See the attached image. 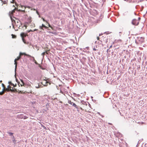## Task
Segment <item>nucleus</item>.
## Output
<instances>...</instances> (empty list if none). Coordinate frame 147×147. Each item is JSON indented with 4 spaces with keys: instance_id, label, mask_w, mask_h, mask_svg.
<instances>
[{
    "instance_id": "obj_1",
    "label": "nucleus",
    "mask_w": 147,
    "mask_h": 147,
    "mask_svg": "<svg viewBox=\"0 0 147 147\" xmlns=\"http://www.w3.org/2000/svg\"><path fill=\"white\" fill-rule=\"evenodd\" d=\"M11 20L13 22V21L15 23L16 26L17 27H19L20 26L21 22L20 20L18 19H16V20L13 19L11 17Z\"/></svg>"
},
{
    "instance_id": "obj_2",
    "label": "nucleus",
    "mask_w": 147,
    "mask_h": 147,
    "mask_svg": "<svg viewBox=\"0 0 147 147\" xmlns=\"http://www.w3.org/2000/svg\"><path fill=\"white\" fill-rule=\"evenodd\" d=\"M140 18H138V20L135 19H133L132 21V24L134 25L137 26L138 25L139 23V21Z\"/></svg>"
},
{
    "instance_id": "obj_3",
    "label": "nucleus",
    "mask_w": 147,
    "mask_h": 147,
    "mask_svg": "<svg viewBox=\"0 0 147 147\" xmlns=\"http://www.w3.org/2000/svg\"><path fill=\"white\" fill-rule=\"evenodd\" d=\"M21 58V56L20 55L16 59L14 60V64L15 65V68L16 69L17 67V63L16 61L19 60Z\"/></svg>"
},
{
    "instance_id": "obj_4",
    "label": "nucleus",
    "mask_w": 147,
    "mask_h": 147,
    "mask_svg": "<svg viewBox=\"0 0 147 147\" xmlns=\"http://www.w3.org/2000/svg\"><path fill=\"white\" fill-rule=\"evenodd\" d=\"M49 50H45V52H43L42 53L41 55L43 56V57H44V55L45 54H48V52H49Z\"/></svg>"
},
{
    "instance_id": "obj_5",
    "label": "nucleus",
    "mask_w": 147,
    "mask_h": 147,
    "mask_svg": "<svg viewBox=\"0 0 147 147\" xmlns=\"http://www.w3.org/2000/svg\"><path fill=\"white\" fill-rule=\"evenodd\" d=\"M11 91L12 92H19V93H22L21 91H20L18 90H17L15 88L14 89H11Z\"/></svg>"
},
{
    "instance_id": "obj_6",
    "label": "nucleus",
    "mask_w": 147,
    "mask_h": 147,
    "mask_svg": "<svg viewBox=\"0 0 147 147\" xmlns=\"http://www.w3.org/2000/svg\"><path fill=\"white\" fill-rule=\"evenodd\" d=\"M20 117H19L20 118L22 119L23 118L24 119H27L28 117H27L26 116H23V115H20Z\"/></svg>"
},
{
    "instance_id": "obj_7",
    "label": "nucleus",
    "mask_w": 147,
    "mask_h": 147,
    "mask_svg": "<svg viewBox=\"0 0 147 147\" xmlns=\"http://www.w3.org/2000/svg\"><path fill=\"white\" fill-rule=\"evenodd\" d=\"M20 56H21L22 55H25L26 56H28V57H31V56L30 55H28V54H26L25 53H20Z\"/></svg>"
},
{
    "instance_id": "obj_8",
    "label": "nucleus",
    "mask_w": 147,
    "mask_h": 147,
    "mask_svg": "<svg viewBox=\"0 0 147 147\" xmlns=\"http://www.w3.org/2000/svg\"><path fill=\"white\" fill-rule=\"evenodd\" d=\"M7 88L6 89H8L7 90H6V91H11V86H10V85H9L7 87Z\"/></svg>"
},
{
    "instance_id": "obj_9",
    "label": "nucleus",
    "mask_w": 147,
    "mask_h": 147,
    "mask_svg": "<svg viewBox=\"0 0 147 147\" xmlns=\"http://www.w3.org/2000/svg\"><path fill=\"white\" fill-rule=\"evenodd\" d=\"M16 8H15L14 9L12 10L11 12H10V17H11V16L15 12V10L16 9Z\"/></svg>"
},
{
    "instance_id": "obj_10",
    "label": "nucleus",
    "mask_w": 147,
    "mask_h": 147,
    "mask_svg": "<svg viewBox=\"0 0 147 147\" xmlns=\"http://www.w3.org/2000/svg\"><path fill=\"white\" fill-rule=\"evenodd\" d=\"M26 36V34L24 33H22L21 34V36L22 38H24Z\"/></svg>"
},
{
    "instance_id": "obj_11",
    "label": "nucleus",
    "mask_w": 147,
    "mask_h": 147,
    "mask_svg": "<svg viewBox=\"0 0 147 147\" xmlns=\"http://www.w3.org/2000/svg\"><path fill=\"white\" fill-rule=\"evenodd\" d=\"M2 87L3 88V90L6 91V90H7L8 89H6V88L5 87V86L4 84H3V83L2 84Z\"/></svg>"
},
{
    "instance_id": "obj_12",
    "label": "nucleus",
    "mask_w": 147,
    "mask_h": 147,
    "mask_svg": "<svg viewBox=\"0 0 147 147\" xmlns=\"http://www.w3.org/2000/svg\"><path fill=\"white\" fill-rule=\"evenodd\" d=\"M144 38L143 37H142L140 38V39L139 40V41H141L142 42H144Z\"/></svg>"
},
{
    "instance_id": "obj_13",
    "label": "nucleus",
    "mask_w": 147,
    "mask_h": 147,
    "mask_svg": "<svg viewBox=\"0 0 147 147\" xmlns=\"http://www.w3.org/2000/svg\"><path fill=\"white\" fill-rule=\"evenodd\" d=\"M72 106L75 107L76 108L78 109V108L77 105H76V104L74 103L72 104Z\"/></svg>"
},
{
    "instance_id": "obj_14",
    "label": "nucleus",
    "mask_w": 147,
    "mask_h": 147,
    "mask_svg": "<svg viewBox=\"0 0 147 147\" xmlns=\"http://www.w3.org/2000/svg\"><path fill=\"white\" fill-rule=\"evenodd\" d=\"M12 37L13 38H16V36L13 34H11Z\"/></svg>"
},
{
    "instance_id": "obj_15",
    "label": "nucleus",
    "mask_w": 147,
    "mask_h": 147,
    "mask_svg": "<svg viewBox=\"0 0 147 147\" xmlns=\"http://www.w3.org/2000/svg\"><path fill=\"white\" fill-rule=\"evenodd\" d=\"M48 24V26H49V27L51 28L52 30H54V29L52 27L51 25H50L49 24V23L48 22L47 23Z\"/></svg>"
},
{
    "instance_id": "obj_16",
    "label": "nucleus",
    "mask_w": 147,
    "mask_h": 147,
    "mask_svg": "<svg viewBox=\"0 0 147 147\" xmlns=\"http://www.w3.org/2000/svg\"><path fill=\"white\" fill-rule=\"evenodd\" d=\"M5 91H4V90H3V91L2 92H0V95H3L4 93V92Z\"/></svg>"
},
{
    "instance_id": "obj_17",
    "label": "nucleus",
    "mask_w": 147,
    "mask_h": 147,
    "mask_svg": "<svg viewBox=\"0 0 147 147\" xmlns=\"http://www.w3.org/2000/svg\"><path fill=\"white\" fill-rule=\"evenodd\" d=\"M22 38V41H23V42H24V43H25V44H26V40H25V39H24V38Z\"/></svg>"
},
{
    "instance_id": "obj_18",
    "label": "nucleus",
    "mask_w": 147,
    "mask_h": 147,
    "mask_svg": "<svg viewBox=\"0 0 147 147\" xmlns=\"http://www.w3.org/2000/svg\"><path fill=\"white\" fill-rule=\"evenodd\" d=\"M41 26H42V27L45 28H46V29L47 28H48L46 26L44 25L43 24H42V25Z\"/></svg>"
},
{
    "instance_id": "obj_19",
    "label": "nucleus",
    "mask_w": 147,
    "mask_h": 147,
    "mask_svg": "<svg viewBox=\"0 0 147 147\" xmlns=\"http://www.w3.org/2000/svg\"><path fill=\"white\" fill-rule=\"evenodd\" d=\"M21 82H22V84H21V86H23L24 85V84L23 81L22 80H21Z\"/></svg>"
},
{
    "instance_id": "obj_20",
    "label": "nucleus",
    "mask_w": 147,
    "mask_h": 147,
    "mask_svg": "<svg viewBox=\"0 0 147 147\" xmlns=\"http://www.w3.org/2000/svg\"><path fill=\"white\" fill-rule=\"evenodd\" d=\"M68 103H69L71 105H72L74 103L73 102H71V101H68Z\"/></svg>"
},
{
    "instance_id": "obj_21",
    "label": "nucleus",
    "mask_w": 147,
    "mask_h": 147,
    "mask_svg": "<svg viewBox=\"0 0 147 147\" xmlns=\"http://www.w3.org/2000/svg\"><path fill=\"white\" fill-rule=\"evenodd\" d=\"M10 85L11 86H13V87H15L16 86V84L15 85H14V84H13V83L11 84Z\"/></svg>"
},
{
    "instance_id": "obj_22",
    "label": "nucleus",
    "mask_w": 147,
    "mask_h": 147,
    "mask_svg": "<svg viewBox=\"0 0 147 147\" xmlns=\"http://www.w3.org/2000/svg\"><path fill=\"white\" fill-rule=\"evenodd\" d=\"M3 4H6L7 3V2L6 1H2Z\"/></svg>"
},
{
    "instance_id": "obj_23",
    "label": "nucleus",
    "mask_w": 147,
    "mask_h": 147,
    "mask_svg": "<svg viewBox=\"0 0 147 147\" xmlns=\"http://www.w3.org/2000/svg\"><path fill=\"white\" fill-rule=\"evenodd\" d=\"M39 28H40V29H42L43 30H44L43 28V27L41 26H40Z\"/></svg>"
},
{
    "instance_id": "obj_24",
    "label": "nucleus",
    "mask_w": 147,
    "mask_h": 147,
    "mask_svg": "<svg viewBox=\"0 0 147 147\" xmlns=\"http://www.w3.org/2000/svg\"><path fill=\"white\" fill-rule=\"evenodd\" d=\"M42 19L43 20L44 22H46L47 23V22L46 20H45L44 18H42Z\"/></svg>"
},
{
    "instance_id": "obj_25",
    "label": "nucleus",
    "mask_w": 147,
    "mask_h": 147,
    "mask_svg": "<svg viewBox=\"0 0 147 147\" xmlns=\"http://www.w3.org/2000/svg\"><path fill=\"white\" fill-rule=\"evenodd\" d=\"M15 0H12V1H11V3H14V1Z\"/></svg>"
},
{
    "instance_id": "obj_26",
    "label": "nucleus",
    "mask_w": 147,
    "mask_h": 147,
    "mask_svg": "<svg viewBox=\"0 0 147 147\" xmlns=\"http://www.w3.org/2000/svg\"><path fill=\"white\" fill-rule=\"evenodd\" d=\"M8 133L10 134V135H11V136L13 134V133H11V132H9Z\"/></svg>"
},
{
    "instance_id": "obj_27",
    "label": "nucleus",
    "mask_w": 147,
    "mask_h": 147,
    "mask_svg": "<svg viewBox=\"0 0 147 147\" xmlns=\"http://www.w3.org/2000/svg\"><path fill=\"white\" fill-rule=\"evenodd\" d=\"M8 83L10 85L11 84H12L11 82H9Z\"/></svg>"
},
{
    "instance_id": "obj_28",
    "label": "nucleus",
    "mask_w": 147,
    "mask_h": 147,
    "mask_svg": "<svg viewBox=\"0 0 147 147\" xmlns=\"http://www.w3.org/2000/svg\"><path fill=\"white\" fill-rule=\"evenodd\" d=\"M97 39L98 40H99V37H97Z\"/></svg>"
},
{
    "instance_id": "obj_29",
    "label": "nucleus",
    "mask_w": 147,
    "mask_h": 147,
    "mask_svg": "<svg viewBox=\"0 0 147 147\" xmlns=\"http://www.w3.org/2000/svg\"><path fill=\"white\" fill-rule=\"evenodd\" d=\"M80 109L82 110H83V109L82 108V107H80Z\"/></svg>"
},
{
    "instance_id": "obj_30",
    "label": "nucleus",
    "mask_w": 147,
    "mask_h": 147,
    "mask_svg": "<svg viewBox=\"0 0 147 147\" xmlns=\"http://www.w3.org/2000/svg\"><path fill=\"white\" fill-rule=\"evenodd\" d=\"M27 7L29 9H30L31 8V7L30 6H28Z\"/></svg>"
},
{
    "instance_id": "obj_31",
    "label": "nucleus",
    "mask_w": 147,
    "mask_h": 147,
    "mask_svg": "<svg viewBox=\"0 0 147 147\" xmlns=\"http://www.w3.org/2000/svg\"><path fill=\"white\" fill-rule=\"evenodd\" d=\"M14 87H13H13H11V88H12V89H14Z\"/></svg>"
},
{
    "instance_id": "obj_32",
    "label": "nucleus",
    "mask_w": 147,
    "mask_h": 147,
    "mask_svg": "<svg viewBox=\"0 0 147 147\" xmlns=\"http://www.w3.org/2000/svg\"><path fill=\"white\" fill-rule=\"evenodd\" d=\"M42 127H44V128H45V127L44 126H43V125H42Z\"/></svg>"
},
{
    "instance_id": "obj_33",
    "label": "nucleus",
    "mask_w": 147,
    "mask_h": 147,
    "mask_svg": "<svg viewBox=\"0 0 147 147\" xmlns=\"http://www.w3.org/2000/svg\"><path fill=\"white\" fill-rule=\"evenodd\" d=\"M93 50H94V51H96V49H95V48H94V49H93Z\"/></svg>"
},
{
    "instance_id": "obj_34",
    "label": "nucleus",
    "mask_w": 147,
    "mask_h": 147,
    "mask_svg": "<svg viewBox=\"0 0 147 147\" xmlns=\"http://www.w3.org/2000/svg\"><path fill=\"white\" fill-rule=\"evenodd\" d=\"M36 12L38 14H38V11H36Z\"/></svg>"
},
{
    "instance_id": "obj_35",
    "label": "nucleus",
    "mask_w": 147,
    "mask_h": 147,
    "mask_svg": "<svg viewBox=\"0 0 147 147\" xmlns=\"http://www.w3.org/2000/svg\"><path fill=\"white\" fill-rule=\"evenodd\" d=\"M37 30V29H35V30H34V31H36V30Z\"/></svg>"
},
{
    "instance_id": "obj_36",
    "label": "nucleus",
    "mask_w": 147,
    "mask_h": 147,
    "mask_svg": "<svg viewBox=\"0 0 147 147\" xmlns=\"http://www.w3.org/2000/svg\"><path fill=\"white\" fill-rule=\"evenodd\" d=\"M2 82V81H1V80L0 81V83H1Z\"/></svg>"
},
{
    "instance_id": "obj_37",
    "label": "nucleus",
    "mask_w": 147,
    "mask_h": 147,
    "mask_svg": "<svg viewBox=\"0 0 147 147\" xmlns=\"http://www.w3.org/2000/svg\"><path fill=\"white\" fill-rule=\"evenodd\" d=\"M33 10L34 11H35L36 10L35 9H33Z\"/></svg>"
},
{
    "instance_id": "obj_38",
    "label": "nucleus",
    "mask_w": 147,
    "mask_h": 147,
    "mask_svg": "<svg viewBox=\"0 0 147 147\" xmlns=\"http://www.w3.org/2000/svg\"><path fill=\"white\" fill-rule=\"evenodd\" d=\"M35 63H37V62H36V61H35Z\"/></svg>"
},
{
    "instance_id": "obj_39",
    "label": "nucleus",
    "mask_w": 147,
    "mask_h": 147,
    "mask_svg": "<svg viewBox=\"0 0 147 147\" xmlns=\"http://www.w3.org/2000/svg\"><path fill=\"white\" fill-rule=\"evenodd\" d=\"M32 57V58H34V57Z\"/></svg>"
},
{
    "instance_id": "obj_40",
    "label": "nucleus",
    "mask_w": 147,
    "mask_h": 147,
    "mask_svg": "<svg viewBox=\"0 0 147 147\" xmlns=\"http://www.w3.org/2000/svg\"><path fill=\"white\" fill-rule=\"evenodd\" d=\"M119 41H121V40H120Z\"/></svg>"
},
{
    "instance_id": "obj_41",
    "label": "nucleus",
    "mask_w": 147,
    "mask_h": 147,
    "mask_svg": "<svg viewBox=\"0 0 147 147\" xmlns=\"http://www.w3.org/2000/svg\"><path fill=\"white\" fill-rule=\"evenodd\" d=\"M78 111H79V110H78Z\"/></svg>"
}]
</instances>
